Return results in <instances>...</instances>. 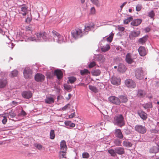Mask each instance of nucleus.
Segmentation results:
<instances>
[{"label": "nucleus", "instance_id": "obj_26", "mask_svg": "<svg viewBox=\"0 0 159 159\" xmlns=\"http://www.w3.org/2000/svg\"><path fill=\"white\" fill-rule=\"evenodd\" d=\"M146 94V92L141 89L139 90L138 91L137 95L140 98H142L144 97Z\"/></svg>", "mask_w": 159, "mask_h": 159}, {"label": "nucleus", "instance_id": "obj_49", "mask_svg": "<svg viewBox=\"0 0 159 159\" xmlns=\"http://www.w3.org/2000/svg\"><path fill=\"white\" fill-rule=\"evenodd\" d=\"M37 36V38L39 40H41V36H42V32L40 33H38L35 34Z\"/></svg>", "mask_w": 159, "mask_h": 159}, {"label": "nucleus", "instance_id": "obj_32", "mask_svg": "<svg viewBox=\"0 0 159 159\" xmlns=\"http://www.w3.org/2000/svg\"><path fill=\"white\" fill-rule=\"evenodd\" d=\"M110 48V46L109 44H107L105 46H103L101 48V50L102 52H105L108 51Z\"/></svg>", "mask_w": 159, "mask_h": 159}, {"label": "nucleus", "instance_id": "obj_63", "mask_svg": "<svg viewBox=\"0 0 159 159\" xmlns=\"http://www.w3.org/2000/svg\"><path fill=\"white\" fill-rule=\"evenodd\" d=\"M150 29L149 27H147L144 29V30L146 32H148L150 31Z\"/></svg>", "mask_w": 159, "mask_h": 159}, {"label": "nucleus", "instance_id": "obj_18", "mask_svg": "<svg viewBox=\"0 0 159 159\" xmlns=\"http://www.w3.org/2000/svg\"><path fill=\"white\" fill-rule=\"evenodd\" d=\"M115 150L116 153L119 155H123L125 154L124 148L123 147H117L115 149Z\"/></svg>", "mask_w": 159, "mask_h": 159}, {"label": "nucleus", "instance_id": "obj_34", "mask_svg": "<svg viewBox=\"0 0 159 159\" xmlns=\"http://www.w3.org/2000/svg\"><path fill=\"white\" fill-rule=\"evenodd\" d=\"M92 74L93 76H97L101 74V71L99 70H96L92 72Z\"/></svg>", "mask_w": 159, "mask_h": 159}, {"label": "nucleus", "instance_id": "obj_23", "mask_svg": "<svg viewBox=\"0 0 159 159\" xmlns=\"http://www.w3.org/2000/svg\"><path fill=\"white\" fill-rule=\"evenodd\" d=\"M54 102V99L52 97H46L45 100V102L47 104H52Z\"/></svg>", "mask_w": 159, "mask_h": 159}, {"label": "nucleus", "instance_id": "obj_53", "mask_svg": "<svg viewBox=\"0 0 159 159\" xmlns=\"http://www.w3.org/2000/svg\"><path fill=\"white\" fill-rule=\"evenodd\" d=\"M142 6L141 5H138L136 6V10L137 11H139L141 10V8H142Z\"/></svg>", "mask_w": 159, "mask_h": 159}, {"label": "nucleus", "instance_id": "obj_22", "mask_svg": "<svg viewBox=\"0 0 159 159\" xmlns=\"http://www.w3.org/2000/svg\"><path fill=\"white\" fill-rule=\"evenodd\" d=\"M125 61L126 62L129 64H131L133 62V59L131 58L130 53H128L126 56L125 58Z\"/></svg>", "mask_w": 159, "mask_h": 159}, {"label": "nucleus", "instance_id": "obj_46", "mask_svg": "<svg viewBox=\"0 0 159 159\" xmlns=\"http://www.w3.org/2000/svg\"><path fill=\"white\" fill-rule=\"evenodd\" d=\"M114 34L112 33L109 37L107 38V39L108 41L111 42L113 38V37Z\"/></svg>", "mask_w": 159, "mask_h": 159}, {"label": "nucleus", "instance_id": "obj_50", "mask_svg": "<svg viewBox=\"0 0 159 159\" xmlns=\"http://www.w3.org/2000/svg\"><path fill=\"white\" fill-rule=\"evenodd\" d=\"M39 17V13L38 12H35L34 14V19L36 20H38Z\"/></svg>", "mask_w": 159, "mask_h": 159}, {"label": "nucleus", "instance_id": "obj_41", "mask_svg": "<svg viewBox=\"0 0 159 159\" xmlns=\"http://www.w3.org/2000/svg\"><path fill=\"white\" fill-rule=\"evenodd\" d=\"M115 144L117 146H120L121 145V141L119 139H116L115 140L114 142Z\"/></svg>", "mask_w": 159, "mask_h": 159}, {"label": "nucleus", "instance_id": "obj_40", "mask_svg": "<svg viewBox=\"0 0 159 159\" xmlns=\"http://www.w3.org/2000/svg\"><path fill=\"white\" fill-rule=\"evenodd\" d=\"M18 74V72L17 70H14L11 73V76L12 77L16 76H17Z\"/></svg>", "mask_w": 159, "mask_h": 159}, {"label": "nucleus", "instance_id": "obj_31", "mask_svg": "<svg viewBox=\"0 0 159 159\" xmlns=\"http://www.w3.org/2000/svg\"><path fill=\"white\" fill-rule=\"evenodd\" d=\"M89 89L95 93L98 92V90L96 87L91 85H89Z\"/></svg>", "mask_w": 159, "mask_h": 159}, {"label": "nucleus", "instance_id": "obj_35", "mask_svg": "<svg viewBox=\"0 0 159 159\" xmlns=\"http://www.w3.org/2000/svg\"><path fill=\"white\" fill-rule=\"evenodd\" d=\"M108 152L111 154V156L113 157H115L116 155V151L115 150L111 149L108 150Z\"/></svg>", "mask_w": 159, "mask_h": 159}, {"label": "nucleus", "instance_id": "obj_24", "mask_svg": "<svg viewBox=\"0 0 159 159\" xmlns=\"http://www.w3.org/2000/svg\"><path fill=\"white\" fill-rule=\"evenodd\" d=\"M27 7L25 6H23L21 7V11L20 13L22 14L23 16L26 15L27 13Z\"/></svg>", "mask_w": 159, "mask_h": 159}, {"label": "nucleus", "instance_id": "obj_10", "mask_svg": "<svg viewBox=\"0 0 159 159\" xmlns=\"http://www.w3.org/2000/svg\"><path fill=\"white\" fill-rule=\"evenodd\" d=\"M35 29V26L34 24H30L27 26L25 28L26 33L30 34H32V32Z\"/></svg>", "mask_w": 159, "mask_h": 159}, {"label": "nucleus", "instance_id": "obj_2", "mask_svg": "<svg viewBox=\"0 0 159 159\" xmlns=\"http://www.w3.org/2000/svg\"><path fill=\"white\" fill-rule=\"evenodd\" d=\"M72 37L75 39H77L81 37L83 34L82 30L80 28H76L71 32Z\"/></svg>", "mask_w": 159, "mask_h": 159}, {"label": "nucleus", "instance_id": "obj_6", "mask_svg": "<svg viewBox=\"0 0 159 159\" xmlns=\"http://www.w3.org/2000/svg\"><path fill=\"white\" fill-rule=\"evenodd\" d=\"M24 75L25 79L30 78L32 76V72L29 67H26L23 72Z\"/></svg>", "mask_w": 159, "mask_h": 159}, {"label": "nucleus", "instance_id": "obj_27", "mask_svg": "<svg viewBox=\"0 0 159 159\" xmlns=\"http://www.w3.org/2000/svg\"><path fill=\"white\" fill-rule=\"evenodd\" d=\"M123 146L127 147H130L132 146V143L128 140H125L123 142Z\"/></svg>", "mask_w": 159, "mask_h": 159}, {"label": "nucleus", "instance_id": "obj_4", "mask_svg": "<svg viewBox=\"0 0 159 159\" xmlns=\"http://www.w3.org/2000/svg\"><path fill=\"white\" fill-rule=\"evenodd\" d=\"M125 83L126 86L129 88H134L136 86L135 83L133 80L130 79L126 80Z\"/></svg>", "mask_w": 159, "mask_h": 159}, {"label": "nucleus", "instance_id": "obj_52", "mask_svg": "<svg viewBox=\"0 0 159 159\" xmlns=\"http://www.w3.org/2000/svg\"><path fill=\"white\" fill-rule=\"evenodd\" d=\"M9 114L12 118L15 117L16 116V114L13 111H11L9 112Z\"/></svg>", "mask_w": 159, "mask_h": 159}, {"label": "nucleus", "instance_id": "obj_62", "mask_svg": "<svg viewBox=\"0 0 159 159\" xmlns=\"http://www.w3.org/2000/svg\"><path fill=\"white\" fill-rule=\"evenodd\" d=\"M71 97V95L70 94H69L68 97L66 98V99L68 100H70Z\"/></svg>", "mask_w": 159, "mask_h": 159}, {"label": "nucleus", "instance_id": "obj_14", "mask_svg": "<svg viewBox=\"0 0 159 159\" xmlns=\"http://www.w3.org/2000/svg\"><path fill=\"white\" fill-rule=\"evenodd\" d=\"M67 147L66 141L64 140L61 141L60 143V151H67Z\"/></svg>", "mask_w": 159, "mask_h": 159}, {"label": "nucleus", "instance_id": "obj_48", "mask_svg": "<svg viewBox=\"0 0 159 159\" xmlns=\"http://www.w3.org/2000/svg\"><path fill=\"white\" fill-rule=\"evenodd\" d=\"M42 35L41 36V37L43 39L46 40L47 38V34L45 32H42Z\"/></svg>", "mask_w": 159, "mask_h": 159}, {"label": "nucleus", "instance_id": "obj_16", "mask_svg": "<svg viewBox=\"0 0 159 159\" xmlns=\"http://www.w3.org/2000/svg\"><path fill=\"white\" fill-rule=\"evenodd\" d=\"M138 114L143 120H146L147 118V114L142 110H139L137 112Z\"/></svg>", "mask_w": 159, "mask_h": 159}, {"label": "nucleus", "instance_id": "obj_37", "mask_svg": "<svg viewBox=\"0 0 159 159\" xmlns=\"http://www.w3.org/2000/svg\"><path fill=\"white\" fill-rule=\"evenodd\" d=\"M150 152L152 153H156L158 151V148L156 147H153L150 150Z\"/></svg>", "mask_w": 159, "mask_h": 159}, {"label": "nucleus", "instance_id": "obj_39", "mask_svg": "<svg viewBox=\"0 0 159 159\" xmlns=\"http://www.w3.org/2000/svg\"><path fill=\"white\" fill-rule=\"evenodd\" d=\"M34 145L39 150H41L43 148L42 146L40 144L35 143L34 144Z\"/></svg>", "mask_w": 159, "mask_h": 159}, {"label": "nucleus", "instance_id": "obj_45", "mask_svg": "<svg viewBox=\"0 0 159 159\" xmlns=\"http://www.w3.org/2000/svg\"><path fill=\"white\" fill-rule=\"evenodd\" d=\"M82 157L84 158H88L89 157V155L88 152H84L82 154Z\"/></svg>", "mask_w": 159, "mask_h": 159}, {"label": "nucleus", "instance_id": "obj_42", "mask_svg": "<svg viewBox=\"0 0 159 159\" xmlns=\"http://www.w3.org/2000/svg\"><path fill=\"white\" fill-rule=\"evenodd\" d=\"M92 3L98 7L100 6V4L98 0H91Z\"/></svg>", "mask_w": 159, "mask_h": 159}, {"label": "nucleus", "instance_id": "obj_64", "mask_svg": "<svg viewBox=\"0 0 159 159\" xmlns=\"http://www.w3.org/2000/svg\"><path fill=\"white\" fill-rule=\"evenodd\" d=\"M127 3V2H124L120 6L121 8H122Z\"/></svg>", "mask_w": 159, "mask_h": 159}, {"label": "nucleus", "instance_id": "obj_11", "mask_svg": "<svg viewBox=\"0 0 159 159\" xmlns=\"http://www.w3.org/2000/svg\"><path fill=\"white\" fill-rule=\"evenodd\" d=\"M114 134L116 137L119 139H122L123 138V135L121 130L120 129H115Z\"/></svg>", "mask_w": 159, "mask_h": 159}, {"label": "nucleus", "instance_id": "obj_1", "mask_svg": "<svg viewBox=\"0 0 159 159\" xmlns=\"http://www.w3.org/2000/svg\"><path fill=\"white\" fill-rule=\"evenodd\" d=\"M113 122L114 125L120 127L124 126L125 124L124 118L121 114L115 116L114 117Z\"/></svg>", "mask_w": 159, "mask_h": 159}, {"label": "nucleus", "instance_id": "obj_17", "mask_svg": "<svg viewBox=\"0 0 159 159\" xmlns=\"http://www.w3.org/2000/svg\"><path fill=\"white\" fill-rule=\"evenodd\" d=\"M22 96L24 98L29 99L31 97L32 94L30 91H25L22 93Z\"/></svg>", "mask_w": 159, "mask_h": 159}, {"label": "nucleus", "instance_id": "obj_58", "mask_svg": "<svg viewBox=\"0 0 159 159\" xmlns=\"http://www.w3.org/2000/svg\"><path fill=\"white\" fill-rule=\"evenodd\" d=\"M118 29L119 30L121 31H124L125 30V28L124 27L120 26L118 27Z\"/></svg>", "mask_w": 159, "mask_h": 159}, {"label": "nucleus", "instance_id": "obj_60", "mask_svg": "<svg viewBox=\"0 0 159 159\" xmlns=\"http://www.w3.org/2000/svg\"><path fill=\"white\" fill-rule=\"evenodd\" d=\"M64 88L66 89L67 90H70L71 89V88L70 86H68V85H66V86H64Z\"/></svg>", "mask_w": 159, "mask_h": 159}, {"label": "nucleus", "instance_id": "obj_20", "mask_svg": "<svg viewBox=\"0 0 159 159\" xmlns=\"http://www.w3.org/2000/svg\"><path fill=\"white\" fill-rule=\"evenodd\" d=\"M140 34V31H132L129 35V37L130 39H132L134 37H138Z\"/></svg>", "mask_w": 159, "mask_h": 159}, {"label": "nucleus", "instance_id": "obj_3", "mask_svg": "<svg viewBox=\"0 0 159 159\" xmlns=\"http://www.w3.org/2000/svg\"><path fill=\"white\" fill-rule=\"evenodd\" d=\"M144 72L142 68L136 69L135 71V76L139 80H142L144 78Z\"/></svg>", "mask_w": 159, "mask_h": 159}, {"label": "nucleus", "instance_id": "obj_5", "mask_svg": "<svg viewBox=\"0 0 159 159\" xmlns=\"http://www.w3.org/2000/svg\"><path fill=\"white\" fill-rule=\"evenodd\" d=\"M52 34L55 38H57V42L59 43H61L63 42L64 38L62 36H61L60 34L57 32L56 31L53 30L52 31Z\"/></svg>", "mask_w": 159, "mask_h": 159}, {"label": "nucleus", "instance_id": "obj_59", "mask_svg": "<svg viewBox=\"0 0 159 159\" xmlns=\"http://www.w3.org/2000/svg\"><path fill=\"white\" fill-rule=\"evenodd\" d=\"M28 17L26 18V20H31L32 17L31 14H29L27 15Z\"/></svg>", "mask_w": 159, "mask_h": 159}, {"label": "nucleus", "instance_id": "obj_30", "mask_svg": "<svg viewBox=\"0 0 159 159\" xmlns=\"http://www.w3.org/2000/svg\"><path fill=\"white\" fill-rule=\"evenodd\" d=\"M142 22V20H132L131 23L132 25L136 26L140 25Z\"/></svg>", "mask_w": 159, "mask_h": 159}, {"label": "nucleus", "instance_id": "obj_38", "mask_svg": "<svg viewBox=\"0 0 159 159\" xmlns=\"http://www.w3.org/2000/svg\"><path fill=\"white\" fill-rule=\"evenodd\" d=\"M147 40V38L146 37H144L139 39V43L142 44H143L145 43Z\"/></svg>", "mask_w": 159, "mask_h": 159}, {"label": "nucleus", "instance_id": "obj_12", "mask_svg": "<svg viewBox=\"0 0 159 159\" xmlns=\"http://www.w3.org/2000/svg\"><path fill=\"white\" fill-rule=\"evenodd\" d=\"M8 84L7 80L5 78L0 79V89L5 88Z\"/></svg>", "mask_w": 159, "mask_h": 159}, {"label": "nucleus", "instance_id": "obj_29", "mask_svg": "<svg viewBox=\"0 0 159 159\" xmlns=\"http://www.w3.org/2000/svg\"><path fill=\"white\" fill-rule=\"evenodd\" d=\"M119 98L122 103H126L128 101V99L125 96L120 95L119 96Z\"/></svg>", "mask_w": 159, "mask_h": 159}, {"label": "nucleus", "instance_id": "obj_9", "mask_svg": "<svg viewBox=\"0 0 159 159\" xmlns=\"http://www.w3.org/2000/svg\"><path fill=\"white\" fill-rule=\"evenodd\" d=\"M111 83L112 84L118 86L121 84V80L120 78L116 77H112L111 79Z\"/></svg>", "mask_w": 159, "mask_h": 159}, {"label": "nucleus", "instance_id": "obj_43", "mask_svg": "<svg viewBox=\"0 0 159 159\" xmlns=\"http://www.w3.org/2000/svg\"><path fill=\"white\" fill-rule=\"evenodd\" d=\"M76 80V78L74 77H71L69 78V82L71 83L72 84L74 83Z\"/></svg>", "mask_w": 159, "mask_h": 159}, {"label": "nucleus", "instance_id": "obj_13", "mask_svg": "<svg viewBox=\"0 0 159 159\" xmlns=\"http://www.w3.org/2000/svg\"><path fill=\"white\" fill-rule=\"evenodd\" d=\"M138 51L139 55L141 56H144L147 54L146 50L144 47L140 46Z\"/></svg>", "mask_w": 159, "mask_h": 159}, {"label": "nucleus", "instance_id": "obj_8", "mask_svg": "<svg viewBox=\"0 0 159 159\" xmlns=\"http://www.w3.org/2000/svg\"><path fill=\"white\" fill-rule=\"evenodd\" d=\"M108 100L111 102L116 105H119L121 101L120 99L115 96H111L108 98Z\"/></svg>", "mask_w": 159, "mask_h": 159}, {"label": "nucleus", "instance_id": "obj_15", "mask_svg": "<svg viewBox=\"0 0 159 159\" xmlns=\"http://www.w3.org/2000/svg\"><path fill=\"white\" fill-rule=\"evenodd\" d=\"M45 78L44 76L42 74L37 73L35 76V79L37 81L42 82Z\"/></svg>", "mask_w": 159, "mask_h": 159}, {"label": "nucleus", "instance_id": "obj_44", "mask_svg": "<svg viewBox=\"0 0 159 159\" xmlns=\"http://www.w3.org/2000/svg\"><path fill=\"white\" fill-rule=\"evenodd\" d=\"M80 72L81 74L82 75H84L87 73H89L88 70L86 69H84L83 70H81Z\"/></svg>", "mask_w": 159, "mask_h": 159}, {"label": "nucleus", "instance_id": "obj_28", "mask_svg": "<svg viewBox=\"0 0 159 159\" xmlns=\"http://www.w3.org/2000/svg\"><path fill=\"white\" fill-rule=\"evenodd\" d=\"M94 26V25L93 23L91 25L90 24L89 25H87L86 26L85 25L84 30L86 32H88V31L90 30L91 29L93 28Z\"/></svg>", "mask_w": 159, "mask_h": 159}, {"label": "nucleus", "instance_id": "obj_7", "mask_svg": "<svg viewBox=\"0 0 159 159\" xmlns=\"http://www.w3.org/2000/svg\"><path fill=\"white\" fill-rule=\"evenodd\" d=\"M134 129L136 131L142 134H145L147 131V129L145 126L140 125H136Z\"/></svg>", "mask_w": 159, "mask_h": 159}, {"label": "nucleus", "instance_id": "obj_56", "mask_svg": "<svg viewBox=\"0 0 159 159\" xmlns=\"http://www.w3.org/2000/svg\"><path fill=\"white\" fill-rule=\"evenodd\" d=\"M75 116V112L74 111L73 113H72L70 115H69V117L70 118H72Z\"/></svg>", "mask_w": 159, "mask_h": 159}, {"label": "nucleus", "instance_id": "obj_19", "mask_svg": "<svg viewBox=\"0 0 159 159\" xmlns=\"http://www.w3.org/2000/svg\"><path fill=\"white\" fill-rule=\"evenodd\" d=\"M54 75L57 76L58 79H61L63 77V73L60 70H55Z\"/></svg>", "mask_w": 159, "mask_h": 159}, {"label": "nucleus", "instance_id": "obj_54", "mask_svg": "<svg viewBox=\"0 0 159 159\" xmlns=\"http://www.w3.org/2000/svg\"><path fill=\"white\" fill-rule=\"evenodd\" d=\"M70 107V104L69 103L67 104L63 107L62 108V110L64 111L66 110L67 109L68 107Z\"/></svg>", "mask_w": 159, "mask_h": 159}, {"label": "nucleus", "instance_id": "obj_57", "mask_svg": "<svg viewBox=\"0 0 159 159\" xmlns=\"http://www.w3.org/2000/svg\"><path fill=\"white\" fill-rule=\"evenodd\" d=\"M7 121V118L5 116L3 117V119L2 120V123L3 124H5Z\"/></svg>", "mask_w": 159, "mask_h": 159}, {"label": "nucleus", "instance_id": "obj_21", "mask_svg": "<svg viewBox=\"0 0 159 159\" xmlns=\"http://www.w3.org/2000/svg\"><path fill=\"white\" fill-rule=\"evenodd\" d=\"M126 69L125 66L123 64L120 63L118 66V70L120 73H123L125 72Z\"/></svg>", "mask_w": 159, "mask_h": 159}, {"label": "nucleus", "instance_id": "obj_33", "mask_svg": "<svg viewBox=\"0 0 159 159\" xmlns=\"http://www.w3.org/2000/svg\"><path fill=\"white\" fill-rule=\"evenodd\" d=\"M97 58L98 60L102 62H103L105 61V58L104 57V56L101 54L98 55Z\"/></svg>", "mask_w": 159, "mask_h": 159}, {"label": "nucleus", "instance_id": "obj_55", "mask_svg": "<svg viewBox=\"0 0 159 159\" xmlns=\"http://www.w3.org/2000/svg\"><path fill=\"white\" fill-rule=\"evenodd\" d=\"M95 9L94 7H92L91 9V13L92 14H94L95 13Z\"/></svg>", "mask_w": 159, "mask_h": 159}, {"label": "nucleus", "instance_id": "obj_47", "mask_svg": "<svg viewBox=\"0 0 159 159\" xmlns=\"http://www.w3.org/2000/svg\"><path fill=\"white\" fill-rule=\"evenodd\" d=\"M155 16V13L153 11H151L148 13V16L151 17V18H152Z\"/></svg>", "mask_w": 159, "mask_h": 159}, {"label": "nucleus", "instance_id": "obj_36", "mask_svg": "<svg viewBox=\"0 0 159 159\" xmlns=\"http://www.w3.org/2000/svg\"><path fill=\"white\" fill-rule=\"evenodd\" d=\"M55 135L54 130L52 129L50 133V138L52 139H53L55 137Z\"/></svg>", "mask_w": 159, "mask_h": 159}, {"label": "nucleus", "instance_id": "obj_25", "mask_svg": "<svg viewBox=\"0 0 159 159\" xmlns=\"http://www.w3.org/2000/svg\"><path fill=\"white\" fill-rule=\"evenodd\" d=\"M66 152L63 151H60L59 152V157L60 158H66Z\"/></svg>", "mask_w": 159, "mask_h": 159}, {"label": "nucleus", "instance_id": "obj_61", "mask_svg": "<svg viewBox=\"0 0 159 159\" xmlns=\"http://www.w3.org/2000/svg\"><path fill=\"white\" fill-rule=\"evenodd\" d=\"M20 114L23 116H25L26 115V113L23 110L21 111Z\"/></svg>", "mask_w": 159, "mask_h": 159}, {"label": "nucleus", "instance_id": "obj_51", "mask_svg": "<svg viewBox=\"0 0 159 159\" xmlns=\"http://www.w3.org/2000/svg\"><path fill=\"white\" fill-rule=\"evenodd\" d=\"M96 65V63L94 61L91 62L89 65V67L90 68H92Z\"/></svg>", "mask_w": 159, "mask_h": 159}]
</instances>
